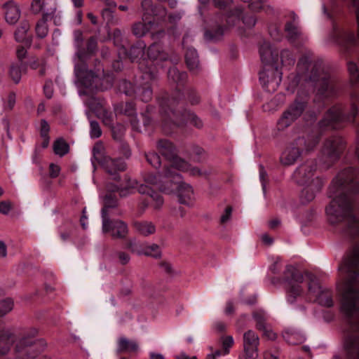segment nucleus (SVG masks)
Segmentation results:
<instances>
[{
	"label": "nucleus",
	"instance_id": "338daca9",
	"mask_svg": "<svg viewBox=\"0 0 359 359\" xmlns=\"http://www.w3.org/2000/svg\"><path fill=\"white\" fill-rule=\"evenodd\" d=\"M267 174L262 165H259V178L262 184L263 189L265 188V181Z\"/></svg>",
	"mask_w": 359,
	"mask_h": 359
},
{
	"label": "nucleus",
	"instance_id": "a18cd8bd",
	"mask_svg": "<svg viewBox=\"0 0 359 359\" xmlns=\"http://www.w3.org/2000/svg\"><path fill=\"white\" fill-rule=\"evenodd\" d=\"M281 63L285 67H290L294 64V58L288 50H283L280 53Z\"/></svg>",
	"mask_w": 359,
	"mask_h": 359
},
{
	"label": "nucleus",
	"instance_id": "864d4df0",
	"mask_svg": "<svg viewBox=\"0 0 359 359\" xmlns=\"http://www.w3.org/2000/svg\"><path fill=\"white\" fill-rule=\"evenodd\" d=\"M232 210H233L231 206H227L225 208L223 214L220 217V224H224L230 220V219L231 217V215H232Z\"/></svg>",
	"mask_w": 359,
	"mask_h": 359
},
{
	"label": "nucleus",
	"instance_id": "4be33fe9",
	"mask_svg": "<svg viewBox=\"0 0 359 359\" xmlns=\"http://www.w3.org/2000/svg\"><path fill=\"white\" fill-rule=\"evenodd\" d=\"M126 248L132 252L137 255H144L154 258H159L161 256L160 247L157 244L146 245L140 246L135 241L130 240L126 243Z\"/></svg>",
	"mask_w": 359,
	"mask_h": 359
},
{
	"label": "nucleus",
	"instance_id": "f3484780",
	"mask_svg": "<svg viewBox=\"0 0 359 359\" xmlns=\"http://www.w3.org/2000/svg\"><path fill=\"white\" fill-rule=\"evenodd\" d=\"M259 337L253 330H249L243 336V353L248 358H257L259 356Z\"/></svg>",
	"mask_w": 359,
	"mask_h": 359
},
{
	"label": "nucleus",
	"instance_id": "13d9d810",
	"mask_svg": "<svg viewBox=\"0 0 359 359\" xmlns=\"http://www.w3.org/2000/svg\"><path fill=\"white\" fill-rule=\"evenodd\" d=\"M260 331L263 332V335L269 340L273 341L277 338V334L267 326Z\"/></svg>",
	"mask_w": 359,
	"mask_h": 359
},
{
	"label": "nucleus",
	"instance_id": "f704fd0d",
	"mask_svg": "<svg viewBox=\"0 0 359 359\" xmlns=\"http://www.w3.org/2000/svg\"><path fill=\"white\" fill-rule=\"evenodd\" d=\"M185 60L187 67L191 71H194L198 67V57L196 50L194 48H187L185 53Z\"/></svg>",
	"mask_w": 359,
	"mask_h": 359
},
{
	"label": "nucleus",
	"instance_id": "dca6fc26",
	"mask_svg": "<svg viewBox=\"0 0 359 359\" xmlns=\"http://www.w3.org/2000/svg\"><path fill=\"white\" fill-rule=\"evenodd\" d=\"M316 163L311 161L300 165L293 173V179L300 185L311 184L312 179L318 177L316 175Z\"/></svg>",
	"mask_w": 359,
	"mask_h": 359
},
{
	"label": "nucleus",
	"instance_id": "cd10ccee",
	"mask_svg": "<svg viewBox=\"0 0 359 359\" xmlns=\"http://www.w3.org/2000/svg\"><path fill=\"white\" fill-rule=\"evenodd\" d=\"M139 351L138 343L135 340H130L125 337H121L117 341L116 353H136Z\"/></svg>",
	"mask_w": 359,
	"mask_h": 359
},
{
	"label": "nucleus",
	"instance_id": "39448f33",
	"mask_svg": "<svg viewBox=\"0 0 359 359\" xmlns=\"http://www.w3.org/2000/svg\"><path fill=\"white\" fill-rule=\"evenodd\" d=\"M260 57L264 67L259 72V80L269 91L275 90L281 81L282 73L278 70L277 54H274L268 43L263 44L259 49Z\"/></svg>",
	"mask_w": 359,
	"mask_h": 359
},
{
	"label": "nucleus",
	"instance_id": "72a5a7b5",
	"mask_svg": "<svg viewBox=\"0 0 359 359\" xmlns=\"http://www.w3.org/2000/svg\"><path fill=\"white\" fill-rule=\"evenodd\" d=\"M26 65L23 62L19 64H13L11 65L8 71L9 76L15 83L20 81L22 72H25Z\"/></svg>",
	"mask_w": 359,
	"mask_h": 359
},
{
	"label": "nucleus",
	"instance_id": "7ed1b4c3",
	"mask_svg": "<svg viewBox=\"0 0 359 359\" xmlns=\"http://www.w3.org/2000/svg\"><path fill=\"white\" fill-rule=\"evenodd\" d=\"M290 86L294 88L302 81L316 83L318 93L325 97L335 95L339 88L337 79L331 76L330 69L321 60L312 62L309 57L304 56L297 64V73L289 77Z\"/></svg>",
	"mask_w": 359,
	"mask_h": 359
},
{
	"label": "nucleus",
	"instance_id": "58836bf2",
	"mask_svg": "<svg viewBox=\"0 0 359 359\" xmlns=\"http://www.w3.org/2000/svg\"><path fill=\"white\" fill-rule=\"evenodd\" d=\"M142 20H147L155 15L154 7L152 0H142Z\"/></svg>",
	"mask_w": 359,
	"mask_h": 359
},
{
	"label": "nucleus",
	"instance_id": "412c9836",
	"mask_svg": "<svg viewBox=\"0 0 359 359\" xmlns=\"http://www.w3.org/2000/svg\"><path fill=\"white\" fill-rule=\"evenodd\" d=\"M141 78L146 81L138 84L135 94L142 102H148L152 99L153 92L151 87V81L154 79L155 76L150 72H146L142 74Z\"/></svg>",
	"mask_w": 359,
	"mask_h": 359
},
{
	"label": "nucleus",
	"instance_id": "79ce46f5",
	"mask_svg": "<svg viewBox=\"0 0 359 359\" xmlns=\"http://www.w3.org/2000/svg\"><path fill=\"white\" fill-rule=\"evenodd\" d=\"M48 18L42 17L36 25V33L40 38H44L47 36L48 32V28L47 25V21Z\"/></svg>",
	"mask_w": 359,
	"mask_h": 359
},
{
	"label": "nucleus",
	"instance_id": "c03bdc74",
	"mask_svg": "<svg viewBox=\"0 0 359 359\" xmlns=\"http://www.w3.org/2000/svg\"><path fill=\"white\" fill-rule=\"evenodd\" d=\"M168 77L176 83H181L186 79L187 74L184 72H180L176 68H170L168 70Z\"/></svg>",
	"mask_w": 359,
	"mask_h": 359
},
{
	"label": "nucleus",
	"instance_id": "6e6d98bb",
	"mask_svg": "<svg viewBox=\"0 0 359 359\" xmlns=\"http://www.w3.org/2000/svg\"><path fill=\"white\" fill-rule=\"evenodd\" d=\"M346 1L350 7L354 9L355 19L357 22H359V1L358 0H344Z\"/></svg>",
	"mask_w": 359,
	"mask_h": 359
},
{
	"label": "nucleus",
	"instance_id": "49530a36",
	"mask_svg": "<svg viewBox=\"0 0 359 359\" xmlns=\"http://www.w3.org/2000/svg\"><path fill=\"white\" fill-rule=\"evenodd\" d=\"M222 344L223 355H226L229 353V348L233 346L234 341L232 336H223L221 337Z\"/></svg>",
	"mask_w": 359,
	"mask_h": 359
},
{
	"label": "nucleus",
	"instance_id": "680f3d73",
	"mask_svg": "<svg viewBox=\"0 0 359 359\" xmlns=\"http://www.w3.org/2000/svg\"><path fill=\"white\" fill-rule=\"evenodd\" d=\"M11 209V204L8 201H1L0 203V212L6 215Z\"/></svg>",
	"mask_w": 359,
	"mask_h": 359
},
{
	"label": "nucleus",
	"instance_id": "9d476101",
	"mask_svg": "<svg viewBox=\"0 0 359 359\" xmlns=\"http://www.w3.org/2000/svg\"><path fill=\"white\" fill-rule=\"evenodd\" d=\"M102 150L103 145L101 142L96 143L93 147V157L92 158L93 165L94 161H97L107 172L111 175H115L117 171H123L126 169V165L123 159H113L109 156H104Z\"/></svg>",
	"mask_w": 359,
	"mask_h": 359
},
{
	"label": "nucleus",
	"instance_id": "4c0bfd02",
	"mask_svg": "<svg viewBox=\"0 0 359 359\" xmlns=\"http://www.w3.org/2000/svg\"><path fill=\"white\" fill-rule=\"evenodd\" d=\"M53 150L56 155L63 156L69 152V147L65 140L60 138L54 142Z\"/></svg>",
	"mask_w": 359,
	"mask_h": 359
},
{
	"label": "nucleus",
	"instance_id": "20e7f679",
	"mask_svg": "<svg viewBox=\"0 0 359 359\" xmlns=\"http://www.w3.org/2000/svg\"><path fill=\"white\" fill-rule=\"evenodd\" d=\"M181 97L182 93L177 91L171 97H162L160 101L162 128L166 134L170 133L175 127L182 126L189 121L198 128L203 126L202 121L196 115L185 109L180 110Z\"/></svg>",
	"mask_w": 359,
	"mask_h": 359
},
{
	"label": "nucleus",
	"instance_id": "a19ab883",
	"mask_svg": "<svg viewBox=\"0 0 359 359\" xmlns=\"http://www.w3.org/2000/svg\"><path fill=\"white\" fill-rule=\"evenodd\" d=\"M253 318L256 321V328L258 330L264 329L266 327V320L267 319L266 313L262 311H256L252 314Z\"/></svg>",
	"mask_w": 359,
	"mask_h": 359
},
{
	"label": "nucleus",
	"instance_id": "c756f323",
	"mask_svg": "<svg viewBox=\"0 0 359 359\" xmlns=\"http://www.w3.org/2000/svg\"><path fill=\"white\" fill-rule=\"evenodd\" d=\"M292 22H288L285 27L287 37L289 41H294L300 34L298 27V17L296 14L292 13Z\"/></svg>",
	"mask_w": 359,
	"mask_h": 359
},
{
	"label": "nucleus",
	"instance_id": "f257e3e1",
	"mask_svg": "<svg viewBox=\"0 0 359 359\" xmlns=\"http://www.w3.org/2000/svg\"><path fill=\"white\" fill-rule=\"evenodd\" d=\"M358 172L348 168L332 181L330 190L336 196L325 208L332 225L343 224L342 233L353 243L339 270L343 280L338 286L340 310L346 320L344 351L346 357H359V187Z\"/></svg>",
	"mask_w": 359,
	"mask_h": 359
},
{
	"label": "nucleus",
	"instance_id": "69168bd1",
	"mask_svg": "<svg viewBox=\"0 0 359 359\" xmlns=\"http://www.w3.org/2000/svg\"><path fill=\"white\" fill-rule=\"evenodd\" d=\"M27 50L22 47L19 46L17 49V57L20 60V62H22V60L26 57Z\"/></svg>",
	"mask_w": 359,
	"mask_h": 359
},
{
	"label": "nucleus",
	"instance_id": "0e129e2a",
	"mask_svg": "<svg viewBox=\"0 0 359 359\" xmlns=\"http://www.w3.org/2000/svg\"><path fill=\"white\" fill-rule=\"evenodd\" d=\"M224 33V27L222 26H219V28L213 34H211L209 32H205V36H208L210 35V37L211 39L217 38L220 36H222Z\"/></svg>",
	"mask_w": 359,
	"mask_h": 359
},
{
	"label": "nucleus",
	"instance_id": "3c124183",
	"mask_svg": "<svg viewBox=\"0 0 359 359\" xmlns=\"http://www.w3.org/2000/svg\"><path fill=\"white\" fill-rule=\"evenodd\" d=\"M351 116L352 118H348L349 121H353L355 116L358 114V98L356 94L352 93L351 97Z\"/></svg>",
	"mask_w": 359,
	"mask_h": 359
},
{
	"label": "nucleus",
	"instance_id": "9b49d317",
	"mask_svg": "<svg viewBox=\"0 0 359 359\" xmlns=\"http://www.w3.org/2000/svg\"><path fill=\"white\" fill-rule=\"evenodd\" d=\"M108 193L103 198V208L101 210V217H109L111 214V210L118 206V200L114 192H118L121 197H124L131 194L130 187H121L118 185L109 184L107 186Z\"/></svg>",
	"mask_w": 359,
	"mask_h": 359
},
{
	"label": "nucleus",
	"instance_id": "ddd939ff",
	"mask_svg": "<svg viewBox=\"0 0 359 359\" xmlns=\"http://www.w3.org/2000/svg\"><path fill=\"white\" fill-rule=\"evenodd\" d=\"M103 233H109L113 239L124 240L127 238L129 229L128 224L121 219H111L109 217L102 219Z\"/></svg>",
	"mask_w": 359,
	"mask_h": 359
},
{
	"label": "nucleus",
	"instance_id": "6ab92c4d",
	"mask_svg": "<svg viewBox=\"0 0 359 359\" xmlns=\"http://www.w3.org/2000/svg\"><path fill=\"white\" fill-rule=\"evenodd\" d=\"M97 117L102 120V123L111 128L114 139H120L124 132V128L121 125L113 126L114 116L104 106L100 104L95 109Z\"/></svg>",
	"mask_w": 359,
	"mask_h": 359
},
{
	"label": "nucleus",
	"instance_id": "a878e982",
	"mask_svg": "<svg viewBox=\"0 0 359 359\" xmlns=\"http://www.w3.org/2000/svg\"><path fill=\"white\" fill-rule=\"evenodd\" d=\"M5 19L9 24H15L20 18L21 11L18 4L13 1H8L4 4Z\"/></svg>",
	"mask_w": 359,
	"mask_h": 359
},
{
	"label": "nucleus",
	"instance_id": "bf43d9fd",
	"mask_svg": "<svg viewBox=\"0 0 359 359\" xmlns=\"http://www.w3.org/2000/svg\"><path fill=\"white\" fill-rule=\"evenodd\" d=\"M60 172V168L58 165L50 163L49 165V175L52 178L57 177Z\"/></svg>",
	"mask_w": 359,
	"mask_h": 359
},
{
	"label": "nucleus",
	"instance_id": "6e6552de",
	"mask_svg": "<svg viewBox=\"0 0 359 359\" xmlns=\"http://www.w3.org/2000/svg\"><path fill=\"white\" fill-rule=\"evenodd\" d=\"M319 142L316 135H308L306 137L297 138L287 147L280 156V162L284 165H292L304 153L313 151Z\"/></svg>",
	"mask_w": 359,
	"mask_h": 359
},
{
	"label": "nucleus",
	"instance_id": "bb28decb",
	"mask_svg": "<svg viewBox=\"0 0 359 359\" xmlns=\"http://www.w3.org/2000/svg\"><path fill=\"white\" fill-rule=\"evenodd\" d=\"M138 191L142 194L148 195L147 201L153 205L155 209L160 208L163 204V199L162 196L157 192L154 191L151 188L149 187L147 184H142Z\"/></svg>",
	"mask_w": 359,
	"mask_h": 359
},
{
	"label": "nucleus",
	"instance_id": "2f4dec72",
	"mask_svg": "<svg viewBox=\"0 0 359 359\" xmlns=\"http://www.w3.org/2000/svg\"><path fill=\"white\" fill-rule=\"evenodd\" d=\"M154 24L151 19L135 22L132 27L133 34L137 37H142L149 31Z\"/></svg>",
	"mask_w": 359,
	"mask_h": 359
},
{
	"label": "nucleus",
	"instance_id": "aec40b11",
	"mask_svg": "<svg viewBox=\"0 0 359 359\" xmlns=\"http://www.w3.org/2000/svg\"><path fill=\"white\" fill-rule=\"evenodd\" d=\"M175 171L168 167H165L163 172L158 175L148 173L144 176V181L147 184L156 186L161 191V187L169 185L172 181Z\"/></svg>",
	"mask_w": 359,
	"mask_h": 359
},
{
	"label": "nucleus",
	"instance_id": "e2e57ef3",
	"mask_svg": "<svg viewBox=\"0 0 359 359\" xmlns=\"http://www.w3.org/2000/svg\"><path fill=\"white\" fill-rule=\"evenodd\" d=\"M117 255L121 264L125 265L129 262L130 258L128 254L124 252H118Z\"/></svg>",
	"mask_w": 359,
	"mask_h": 359
},
{
	"label": "nucleus",
	"instance_id": "774afa93",
	"mask_svg": "<svg viewBox=\"0 0 359 359\" xmlns=\"http://www.w3.org/2000/svg\"><path fill=\"white\" fill-rule=\"evenodd\" d=\"M46 97L51 98L53 96V89L50 83H46L43 88Z\"/></svg>",
	"mask_w": 359,
	"mask_h": 359
},
{
	"label": "nucleus",
	"instance_id": "052dcab7",
	"mask_svg": "<svg viewBox=\"0 0 359 359\" xmlns=\"http://www.w3.org/2000/svg\"><path fill=\"white\" fill-rule=\"evenodd\" d=\"M16 95L14 93H10L5 107L8 109H12L15 104Z\"/></svg>",
	"mask_w": 359,
	"mask_h": 359
},
{
	"label": "nucleus",
	"instance_id": "393cba45",
	"mask_svg": "<svg viewBox=\"0 0 359 359\" xmlns=\"http://www.w3.org/2000/svg\"><path fill=\"white\" fill-rule=\"evenodd\" d=\"M15 341V337L10 329L0 328V356L6 355Z\"/></svg>",
	"mask_w": 359,
	"mask_h": 359
},
{
	"label": "nucleus",
	"instance_id": "603ef678",
	"mask_svg": "<svg viewBox=\"0 0 359 359\" xmlns=\"http://www.w3.org/2000/svg\"><path fill=\"white\" fill-rule=\"evenodd\" d=\"M121 111L128 116H133L135 113V105L132 102H126L124 105L121 104Z\"/></svg>",
	"mask_w": 359,
	"mask_h": 359
},
{
	"label": "nucleus",
	"instance_id": "f8f14e48",
	"mask_svg": "<svg viewBox=\"0 0 359 359\" xmlns=\"http://www.w3.org/2000/svg\"><path fill=\"white\" fill-rule=\"evenodd\" d=\"M344 149V142L341 137L334 136L327 138L323 143L321 155L328 165L337 161Z\"/></svg>",
	"mask_w": 359,
	"mask_h": 359
},
{
	"label": "nucleus",
	"instance_id": "c85d7f7f",
	"mask_svg": "<svg viewBox=\"0 0 359 359\" xmlns=\"http://www.w3.org/2000/svg\"><path fill=\"white\" fill-rule=\"evenodd\" d=\"M282 334L286 342L291 345L302 344L306 339L302 333L294 328L285 329Z\"/></svg>",
	"mask_w": 359,
	"mask_h": 359
},
{
	"label": "nucleus",
	"instance_id": "c9c22d12",
	"mask_svg": "<svg viewBox=\"0 0 359 359\" xmlns=\"http://www.w3.org/2000/svg\"><path fill=\"white\" fill-rule=\"evenodd\" d=\"M146 45L143 41H138L135 45L133 46L128 53V56L132 61H135L139 58H142L144 54Z\"/></svg>",
	"mask_w": 359,
	"mask_h": 359
},
{
	"label": "nucleus",
	"instance_id": "5fc2aeb1",
	"mask_svg": "<svg viewBox=\"0 0 359 359\" xmlns=\"http://www.w3.org/2000/svg\"><path fill=\"white\" fill-rule=\"evenodd\" d=\"M50 126L45 119H42L40 123V135L41 137L49 136Z\"/></svg>",
	"mask_w": 359,
	"mask_h": 359
},
{
	"label": "nucleus",
	"instance_id": "37998d69",
	"mask_svg": "<svg viewBox=\"0 0 359 359\" xmlns=\"http://www.w3.org/2000/svg\"><path fill=\"white\" fill-rule=\"evenodd\" d=\"M13 306L14 302L10 298L0 301V318L10 313L13 310Z\"/></svg>",
	"mask_w": 359,
	"mask_h": 359
},
{
	"label": "nucleus",
	"instance_id": "e433bc0d",
	"mask_svg": "<svg viewBox=\"0 0 359 359\" xmlns=\"http://www.w3.org/2000/svg\"><path fill=\"white\" fill-rule=\"evenodd\" d=\"M348 66V72L349 74V79L351 85L354 87H357L358 79H359V72L358 67L356 63L353 62H348L347 64Z\"/></svg>",
	"mask_w": 359,
	"mask_h": 359
},
{
	"label": "nucleus",
	"instance_id": "f03ea898",
	"mask_svg": "<svg viewBox=\"0 0 359 359\" xmlns=\"http://www.w3.org/2000/svg\"><path fill=\"white\" fill-rule=\"evenodd\" d=\"M286 301L290 305L298 302H313L325 307L334 305L333 292L323 287L318 279L313 274L308 273L304 278L303 274L292 266H287L283 279Z\"/></svg>",
	"mask_w": 359,
	"mask_h": 359
},
{
	"label": "nucleus",
	"instance_id": "5701e85b",
	"mask_svg": "<svg viewBox=\"0 0 359 359\" xmlns=\"http://www.w3.org/2000/svg\"><path fill=\"white\" fill-rule=\"evenodd\" d=\"M324 182L320 177L312 179L311 184L304 185L302 193L301 200L302 203H309L312 201L316 194L320 191L323 187Z\"/></svg>",
	"mask_w": 359,
	"mask_h": 359
},
{
	"label": "nucleus",
	"instance_id": "473e14b6",
	"mask_svg": "<svg viewBox=\"0 0 359 359\" xmlns=\"http://www.w3.org/2000/svg\"><path fill=\"white\" fill-rule=\"evenodd\" d=\"M148 57L151 60H166L168 55L163 50L160 43H154L147 50Z\"/></svg>",
	"mask_w": 359,
	"mask_h": 359
},
{
	"label": "nucleus",
	"instance_id": "8fccbe9b",
	"mask_svg": "<svg viewBox=\"0 0 359 359\" xmlns=\"http://www.w3.org/2000/svg\"><path fill=\"white\" fill-rule=\"evenodd\" d=\"M90 135L91 138H98L102 135L100 126L95 121L90 122Z\"/></svg>",
	"mask_w": 359,
	"mask_h": 359
},
{
	"label": "nucleus",
	"instance_id": "0eeeda50",
	"mask_svg": "<svg viewBox=\"0 0 359 359\" xmlns=\"http://www.w3.org/2000/svg\"><path fill=\"white\" fill-rule=\"evenodd\" d=\"M97 43L96 39L91 37L87 42L86 50L79 49L74 57V72L76 77L83 85L87 88L93 87V81L97 77L92 71H88L86 60L97 50Z\"/></svg>",
	"mask_w": 359,
	"mask_h": 359
},
{
	"label": "nucleus",
	"instance_id": "de8ad7c7",
	"mask_svg": "<svg viewBox=\"0 0 359 359\" xmlns=\"http://www.w3.org/2000/svg\"><path fill=\"white\" fill-rule=\"evenodd\" d=\"M119 90L126 95L131 96L135 94V90L133 83L127 81H123L119 85Z\"/></svg>",
	"mask_w": 359,
	"mask_h": 359
},
{
	"label": "nucleus",
	"instance_id": "2eb2a0df",
	"mask_svg": "<svg viewBox=\"0 0 359 359\" xmlns=\"http://www.w3.org/2000/svg\"><path fill=\"white\" fill-rule=\"evenodd\" d=\"M333 37L345 53L351 55L357 50V39L348 29L334 27Z\"/></svg>",
	"mask_w": 359,
	"mask_h": 359
},
{
	"label": "nucleus",
	"instance_id": "1a4fd4ad",
	"mask_svg": "<svg viewBox=\"0 0 359 359\" xmlns=\"http://www.w3.org/2000/svg\"><path fill=\"white\" fill-rule=\"evenodd\" d=\"M161 191L166 194L176 192L180 204L191 206L194 202V194L191 186L182 181L181 175L175 172L169 185L161 187Z\"/></svg>",
	"mask_w": 359,
	"mask_h": 359
},
{
	"label": "nucleus",
	"instance_id": "b1692460",
	"mask_svg": "<svg viewBox=\"0 0 359 359\" xmlns=\"http://www.w3.org/2000/svg\"><path fill=\"white\" fill-rule=\"evenodd\" d=\"M343 121L341 109L339 106L331 107L325 114L323 119L320 122L323 127H331L337 128V125Z\"/></svg>",
	"mask_w": 359,
	"mask_h": 359
},
{
	"label": "nucleus",
	"instance_id": "ea45409f",
	"mask_svg": "<svg viewBox=\"0 0 359 359\" xmlns=\"http://www.w3.org/2000/svg\"><path fill=\"white\" fill-rule=\"evenodd\" d=\"M29 29V23L26 21L22 22L15 32L16 41H24L26 39V35Z\"/></svg>",
	"mask_w": 359,
	"mask_h": 359
},
{
	"label": "nucleus",
	"instance_id": "09e8293b",
	"mask_svg": "<svg viewBox=\"0 0 359 359\" xmlns=\"http://www.w3.org/2000/svg\"><path fill=\"white\" fill-rule=\"evenodd\" d=\"M147 162L151 164L154 168H158L161 165L160 156L154 152H149L145 154Z\"/></svg>",
	"mask_w": 359,
	"mask_h": 359
},
{
	"label": "nucleus",
	"instance_id": "7c9ffc66",
	"mask_svg": "<svg viewBox=\"0 0 359 359\" xmlns=\"http://www.w3.org/2000/svg\"><path fill=\"white\" fill-rule=\"evenodd\" d=\"M135 230L144 236H148L155 233L156 226L149 221H135L133 224Z\"/></svg>",
	"mask_w": 359,
	"mask_h": 359
},
{
	"label": "nucleus",
	"instance_id": "a211bd4d",
	"mask_svg": "<svg viewBox=\"0 0 359 359\" xmlns=\"http://www.w3.org/2000/svg\"><path fill=\"white\" fill-rule=\"evenodd\" d=\"M57 8V0H32L30 4V12L32 14H42L45 18H53Z\"/></svg>",
	"mask_w": 359,
	"mask_h": 359
},
{
	"label": "nucleus",
	"instance_id": "423d86ee",
	"mask_svg": "<svg viewBox=\"0 0 359 359\" xmlns=\"http://www.w3.org/2000/svg\"><path fill=\"white\" fill-rule=\"evenodd\" d=\"M158 151L168 161V165L165 167L171 170H177L187 172L190 176H205L208 172L198 167H194L185 160L177 156L176 148L173 144L167 140H161L157 143Z\"/></svg>",
	"mask_w": 359,
	"mask_h": 359
},
{
	"label": "nucleus",
	"instance_id": "4d7b16f0",
	"mask_svg": "<svg viewBox=\"0 0 359 359\" xmlns=\"http://www.w3.org/2000/svg\"><path fill=\"white\" fill-rule=\"evenodd\" d=\"M202 4H206L208 0H198ZM215 6L219 8H225L231 4V0H213Z\"/></svg>",
	"mask_w": 359,
	"mask_h": 359
},
{
	"label": "nucleus",
	"instance_id": "4468645a",
	"mask_svg": "<svg viewBox=\"0 0 359 359\" xmlns=\"http://www.w3.org/2000/svg\"><path fill=\"white\" fill-rule=\"evenodd\" d=\"M306 102L296 100L288 109L284 111L282 116L278 121L277 128L278 130H284L297 119L304 111Z\"/></svg>",
	"mask_w": 359,
	"mask_h": 359
}]
</instances>
